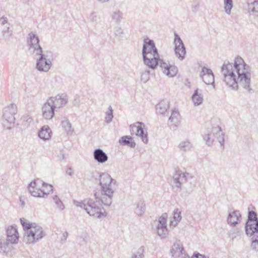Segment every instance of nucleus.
I'll use <instances>...</instances> for the list:
<instances>
[{"label":"nucleus","mask_w":258,"mask_h":258,"mask_svg":"<svg viewBox=\"0 0 258 258\" xmlns=\"http://www.w3.org/2000/svg\"><path fill=\"white\" fill-rule=\"evenodd\" d=\"M98 175L96 180L99 181L100 190L96 191L94 194L96 201L92 199L81 202L74 200L73 203L77 207L84 209L90 216L101 218L107 215L102 205L108 207L112 202L116 180L107 173L98 172Z\"/></svg>","instance_id":"obj_1"},{"label":"nucleus","mask_w":258,"mask_h":258,"mask_svg":"<svg viewBox=\"0 0 258 258\" xmlns=\"http://www.w3.org/2000/svg\"><path fill=\"white\" fill-rule=\"evenodd\" d=\"M223 80L232 89L237 90L238 83L249 93H253L250 88L251 73L249 67L240 56L235 57L234 62L225 61L221 67Z\"/></svg>","instance_id":"obj_2"},{"label":"nucleus","mask_w":258,"mask_h":258,"mask_svg":"<svg viewBox=\"0 0 258 258\" xmlns=\"http://www.w3.org/2000/svg\"><path fill=\"white\" fill-rule=\"evenodd\" d=\"M142 55L144 64L149 68L154 70L158 66L159 54L153 40L148 38L144 39Z\"/></svg>","instance_id":"obj_3"},{"label":"nucleus","mask_w":258,"mask_h":258,"mask_svg":"<svg viewBox=\"0 0 258 258\" xmlns=\"http://www.w3.org/2000/svg\"><path fill=\"white\" fill-rule=\"evenodd\" d=\"M45 235L43 228L39 225L33 223L31 228L26 230L24 240L27 243H34L41 239Z\"/></svg>","instance_id":"obj_4"},{"label":"nucleus","mask_w":258,"mask_h":258,"mask_svg":"<svg viewBox=\"0 0 258 258\" xmlns=\"http://www.w3.org/2000/svg\"><path fill=\"white\" fill-rule=\"evenodd\" d=\"M203 138L206 144L209 146L213 145L215 138H216L220 144L221 147H222V149L224 148V134L219 126L214 127L210 131H208L207 133L204 135Z\"/></svg>","instance_id":"obj_5"},{"label":"nucleus","mask_w":258,"mask_h":258,"mask_svg":"<svg viewBox=\"0 0 258 258\" xmlns=\"http://www.w3.org/2000/svg\"><path fill=\"white\" fill-rule=\"evenodd\" d=\"M17 113V106L11 104L5 107L3 110V124L7 130H11L15 121L14 115Z\"/></svg>","instance_id":"obj_6"},{"label":"nucleus","mask_w":258,"mask_h":258,"mask_svg":"<svg viewBox=\"0 0 258 258\" xmlns=\"http://www.w3.org/2000/svg\"><path fill=\"white\" fill-rule=\"evenodd\" d=\"M40 53L34 55L35 57H37L36 68L40 72H47L51 67V61L49 58H47L48 55L45 54L43 51Z\"/></svg>","instance_id":"obj_7"},{"label":"nucleus","mask_w":258,"mask_h":258,"mask_svg":"<svg viewBox=\"0 0 258 258\" xmlns=\"http://www.w3.org/2000/svg\"><path fill=\"white\" fill-rule=\"evenodd\" d=\"M27 43L29 45V50L32 52L33 55L40 54L43 51L42 48L39 44V39L38 36L31 32L28 34L27 37Z\"/></svg>","instance_id":"obj_8"},{"label":"nucleus","mask_w":258,"mask_h":258,"mask_svg":"<svg viewBox=\"0 0 258 258\" xmlns=\"http://www.w3.org/2000/svg\"><path fill=\"white\" fill-rule=\"evenodd\" d=\"M245 233L258 231V218L255 212L250 211L245 225Z\"/></svg>","instance_id":"obj_9"},{"label":"nucleus","mask_w":258,"mask_h":258,"mask_svg":"<svg viewBox=\"0 0 258 258\" xmlns=\"http://www.w3.org/2000/svg\"><path fill=\"white\" fill-rule=\"evenodd\" d=\"M132 134H135L142 139V141L145 144L148 143L147 132H145L144 128L145 125L142 122H137L130 126Z\"/></svg>","instance_id":"obj_10"},{"label":"nucleus","mask_w":258,"mask_h":258,"mask_svg":"<svg viewBox=\"0 0 258 258\" xmlns=\"http://www.w3.org/2000/svg\"><path fill=\"white\" fill-rule=\"evenodd\" d=\"M174 35L175 54L179 59L182 60L184 58L186 54L185 47L179 36L176 32H174Z\"/></svg>","instance_id":"obj_11"},{"label":"nucleus","mask_w":258,"mask_h":258,"mask_svg":"<svg viewBox=\"0 0 258 258\" xmlns=\"http://www.w3.org/2000/svg\"><path fill=\"white\" fill-rule=\"evenodd\" d=\"M167 214L163 213L159 218L158 224L156 227L157 234L161 238H165L168 234V229L167 227Z\"/></svg>","instance_id":"obj_12"},{"label":"nucleus","mask_w":258,"mask_h":258,"mask_svg":"<svg viewBox=\"0 0 258 258\" xmlns=\"http://www.w3.org/2000/svg\"><path fill=\"white\" fill-rule=\"evenodd\" d=\"M171 253L174 258H189L179 240L176 241L173 244Z\"/></svg>","instance_id":"obj_13"},{"label":"nucleus","mask_w":258,"mask_h":258,"mask_svg":"<svg viewBox=\"0 0 258 258\" xmlns=\"http://www.w3.org/2000/svg\"><path fill=\"white\" fill-rule=\"evenodd\" d=\"M158 65L163 69L164 74L169 77H173L177 73V68L175 66L169 64L160 58Z\"/></svg>","instance_id":"obj_14"},{"label":"nucleus","mask_w":258,"mask_h":258,"mask_svg":"<svg viewBox=\"0 0 258 258\" xmlns=\"http://www.w3.org/2000/svg\"><path fill=\"white\" fill-rule=\"evenodd\" d=\"M56 109L47 99L42 107V115L45 119H51L54 116Z\"/></svg>","instance_id":"obj_15"},{"label":"nucleus","mask_w":258,"mask_h":258,"mask_svg":"<svg viewBox=\"0 0 258 258\" xmlns=\"http://www.w3.org/2000/svg\"><path fill=\"white\" fill-rule=\"evenodd\" d=\"M48 100L51 102V104L56 109L65 105L68 101L67 95L64 94L57 95L54 97H50Z\"/></svg>","instance_id":"obj_16"},{"label":"nucleus","mask_w":258,"mask_h":258,"mask_svg":"<svg viewBox=\"0 0 258 258\" xmlns=\"http://www.w3.org/2000/svg\"><path fill=\"white\" fill-rule=\"evenodd\" d=\"M200 76L205 84L214 85V75L211 69L205 67H203Z\"/></svg>","instance_id":"obj_17"},{"label":"nucleus","mask_w":258,"mask_h":258,"mask_svg":"<svg viewBox=\"0 0 258 258\" xmlns=\"http://www.w3.org/2000/svg\"><path fill=\"white\" fill-rule=\"evenodd\" d=\"M39 181V179H37L31 182L29 184V191L31 195L34 197L44 198V193L42 192V189L38 188L40 186Z\"/></svg>","instance_id":"obj_18"},{"label":"nucleus","mask_w":258,"mask_h":258,"mask_svg":"<svg viewBox=\"0 0 258 258\" xmlns=\"http://www.w3.org/2000/svg\"><path fill=\"white\" fill-rule=\"evenodd\" d=\"M7 242L9 244H16L18 241L19 234L17 229L16 227L11 226L8 227L7 229Z\"/></svg>","instance_id":"obj_19"},{"label":"nucleus","mask_w":258,"mask_h":258,"mask_svg":"<svg viewBox=\"0 0 258 258\" xmlns=\"http://www.w3.org/2000/svg\"><path fill=\"white\" fill-rule=\"evenodd\" d=\"M188 173L176 171L173 177V186L180 188L181 185L186 181V176Z\"/></svg>","instance_id":"obj_20"},{"label":"nucleus","mask_w":258,"mask_h":258,"mask_svg":"<svg viewBox=\"0 0 258 258\" xmlns=\"http://www.w3.org/2000/svg\"><path fill=\"white\" fill-rule=\"evenodd\" d=\"M241 220V215L238 210H235L230 212L228 215L227 222V223L233 226L238 224Z\"/></svg>","instance_id":"obj_21"},{"label":"nucleus","mask_w":258,"mask_h":258,"mask_svg":"<svg viewBox=\"0 0 258 258\" xmlns=\"http://www.w3.org/2000/svg\"><path fill=\"white\" fill-rule=\"evenodd\" d=\"M93 156L95 161L99 163H104L108 160L107 154L101 149H96L93 152Z\"/></svg>","instance_id":"obj_22"},{"label":"nucleus","mask_w":258,"mask_h":258,"mask_svg":"<svg viewBox=\"0 0 258 258\" xmlns=\"http://www.w3.org/2000/svg\"><path fill=\"white\" fill-rule=\"evenodd\" d=\"M180 121V114L176 109L172 110L171 114L169 118L168 123L170 125H173V128L175 130L179 124Z\"/></svg>","instance_id":"obj_23"},{"label":"nucleus","mask_w":258,"mask_h":258,"mask_svg":"<svg viewBox=\"0 0 258 258\" xmlns=\"http://www.w3.org/2000/svg\"><path fill=\"white\" fill-rule=\"evenodd\" d=\"M169 107V101L167 100H163L156 105V112L157 113L165 115Z\"/></svg>","instance_id":"obj_24"},{"label":"nucleus","mask_w":258,"mask_h":258,"mask_svg":"<svg viewBox=\"0 0 258 258\" xmlns=\"http://www.w3.org/2000/svg\"><path fill=\"white\" fill-rule=\"evenodd\" d=\"M51 131L48 126L44 125L42 126L38 132L39 137L44 140H48L51 137Z\"/></svg>","instance_id":"obj_25"},{"label":"nucleus","mask_w":258,"mask_h":258,"mask_svg":"<svg viewBox=\"0 0 258 258\" xmlns=\"http://www.w3.org/2000/svg\"><path fill=\"white\" fill-rule=\"evenodd\" d=\"M173 216L170 218V227H175L181 219V211L175 209L173 212Z\"/></svg>","instance_id":"obj_26"},{"label":"nucleus","mask_w":258,"mask_h":258,"mask_svg":"<svg viewBox=\"0 0 258 258\" xmlns=\"http://www.w3.org/2000/svg\"><path fill=\"white\" fill-rule=\"evenodd\" d=\"M246 234L251 237V247L252 249L255 251H258V231H253L251 233L247 232Z\"/></svg>","instance_id":"obj_27"},{"label":"nucleus","mask_w":258,"mask_h":258,"mask_svg":"<svg viewBox=\"0 0 258 258\" xmlns=\"http://www.w3.org/2000/svg\"><path fill=\"white\" fill-rule=\"evenodd\" d=\"M119 143L120 144L127 145L132 148H134L136 146V143L134 141L132 137L129 136H124L121 137L119 140Z\"/></svg>","instance_id":"obj_28"},{"label":"nucleus","mask_w":258,"mask_h":258,"mask_svg":"<svg viewBox=\"0 0 258 258\" xmlns=\"http://www.w3.org/2000/svg\"><path fill=\"white\" fill-rule=\"evenodd\" d=\"M39 185H42L43 189L42 192L44 193V198L46 197L50 192L53 190V186L52 185L44 182L42 180L39 179L38 181Z\"/></svg>","instance_id":"obj_29"},{"label":"nucleus","mask_w":258,"mask_h":258,"mask_svg":"<svg viewBox=\"0 0 258 258\" xmlns=\"http://www.w3.org/2000/svg\"><path fill=\"white\" fill-rule=\"evenodd\" d=\"M191 99L195 105H199L203 102V97L201 93H199V89L196 90L192 95Z\"/></svg>","instance_id":"obj_30"},{"label":"nucleus","mask_w":258,"mask_h":258,"mask_svg":"<svg viewBox=\"0 0 258 258\" xmlns=\"http://www.w3.org/2000/svg\"><path fill=\"white\" fill-rule=\"evenodd\" d=\"M247 6L248 12L258 17V2L249 3Z\"/></svg>","instance_id":"obj_31"},{"label":"nucleus","mask_w":258,"mask_h":258,"mask_svg":"<svg viewBox=\"0 0 258 258\" xmlns=\"http://www.w3.org/2000/svg\"><path fill=\"white\" fill-rule=\"evenodd\" d=\"M178 148L180 151L186 152L189 151L192 148V145L188 140H184L181 141L179 145Z\"/></svg>","instance_id":"obj_32"},{"label":"nucleus","mask_w":258,"mask_h":258,"mask_svg":"<svg viewBox=\"0 0 258 258\" xmlns=\"http://www.w3.org/2000/svg\"><path fill=\"white\" fill-rule=\"evenodd\" d=\"M146 207L144 202L142 200H140L137 204L135 213L138 216H141L144 213Z\"/></svg>","instance_id":"obj_33"},{"label":"nucleus","mask_w":258,"mask_h":258,"mask_svg":"<svg viewBox=\"0 0 258 258\" xmlns=\"http://www.w3.org/2000/svg\"><path fill=\"white\" fill-rule=\"evenodd\" d=\"M61 125L62 128L68 134L72 133L73 130L72 128L71 124L67 118H64L61 121Z\"/></svg>","instance_id":"obj_34"},{"label":"nucleus","mask_w":258,"mask_h":258,"mask_svg":"<svg viewBox=\"0 0 258 258\" xmlns=\"http://www.w3.org/2000/svg\"><path fill=\"white\" fill-rule=\"evenodd\" d=\"M2 33L3 37L6 41L9 40L10 37L13 35V31L10 29L9 27L5 28Z\"/></svg>","instance_id":"obj_35"},{"label":"nucleus","mask_w":258,"mask_h":258,"mask_svg":"<svg viewBox=\"0 0 258 258\" xmlns=\"http://www.w3.org/2000/svg\"><path fill=\"white\" fill-rule=\"evenodd\" d=\"M224 9L227 14H230L233 7L232 0H224Z\"/></svg>","instance_id":"obj_36"},{"label":"nucleus","mask_w":258,"mask_h":258,"mask_svg":"<svg viewBox=\"0 0 258 258\" xmlns=\"http://www.w3.org/2000/svg\"><path fill=\"white\" fill-rule=\"evenodd\" d=\"M53 202L55 203L57 207L60 210H63L65 208L64 205L60 200V199L57 197V196L55 195L52 198Z\"/></svg>","instance_id":"obj_37"},{"label":"nucleus","mask_w":258,"mask_h":258,"mask_svg":"<svg viewBox=\"0 0 258 258\" xmlns=\"http://www.w3.org/2000/svg\"><path fill=\"white\" fill-rule=\"evenodd\" d=\"M113 117V109L111 106L108 107V111L106 113V116L105 118V122L107 123H110Z\"/></svg>","instance_id":"obj_38"},{"label":"nucleus","mask_w":258,"mask_h":258,"mask_svg":"<svg viewBox=\"0 0 258 258\" xmlns=\"http://www.w3.org/2000/svg\"><path fill=\"white\" fill-rule=\"evenodd\" d=\"M229 236L232 239L240 237V230L237 228H233L229 232Z\"/></svg>","instance_id":"obj_39"},{"label":"nucleus","mask_w":258,"mask_h":258,"mask_svg":"<svg viewBox=\"0 0 258 258\" xmlns=\"http://www.w3.org/2000/svg\"><path fill=\"white\" fill-rule=\"evenodd\" d=\"M20 222L24 230H25V233H26V230L31 228V227L33 225V223H31L28 222V221L24 218L20 219Z\"/></svg>","instance_id":"obj_40"},{"label":"nucleus","mask_w":258,"mask_h":258,"mask_svg":"<svg viewBox=\"0 0 258 258\" xmlns=\"http://www.w3.org/2000/svg\"><path fill=\"white\" fill-rule=\"evenodd\" d=\"M22 123L25 127H28L32 122V118L29 115H25L22 117Z\"/></svg>","instance_id":"obj_41"},{"label":"nucleus","mask_w":258,"mask_h":258,"mask_svg":"<svg viewBox=\"0 0 258 258\" xmlns=\"http://www.w3.org/2000/svg\"><path fill=\"white\" fill-rule=\"evenodd\" d=\"M144 249L143 247L142 246L138 249L136 253L133 255L132 258H144Z\"/></svg>","instance_id":"obj_42"},{"label":"nucleus","mask_w":258,"mask_h":258,"mask_svg":"<svg viewBox=\"0 0 258 258\" xmlns=\"http://www.w3.org/2000/svg\"><path fill=\"white\" fill-rule=\"evenodd\" d=\"M112 17L116 23H119L122 18V13L119 11L115 12L113 13Z\"/></svg>","instance_id":"obj_43"},{"label":"nucleus","mask_w":258,"mask_h":258,"mask_svg":"<svg viewBox=\"0 0 258 258\" xmlns=\"http://www.w3.org/2000/svg\"><path fill=\"white\" fill-rule=\"evenodd\" d=\"M9 247V243L4 240H0V252H6L7 248Z\"/></svg>","instance_id":"obj_44"},{"label":"nucleus","mask_w":258,"mask_h":258,"mask_svg":"<svg viewBox=\"0 0 258 258\" xmlns=\"http://www.w3.org/2000/svg\"><path fill=\"white\" fill-rule=\"evenodd\" d=\"M149 75L150 71L149 70L145 71V72L143 73L141 75V81L144 83L147 82V81L149 79Z\"/></svg>","instance_id":"obj_45"},{"label":"nucleus","mask_w":258,"mask_h":258,"mask_svg":"<svg viewBox=\"0 0 258 258\" xmlns=\"http://www.w3.org/2000/svg\"><path fill=\"white\" fill-rule=\"evenodd\" d=\"M115 35L118 36H122L123 34V30L120 27H116L114 30Z\"/></svg>","instance_id":"obj_46"},{"label":"nucleus","mask_w":258,"mask_h":258,"mask_svg":"<svg viewBox=\"0 0 258 258\" xmlns=\"http://www.w3.org/2000/svg\"><path fill=\"white\" fill-rule=\"evenodd\" d=\"M89 19L92 22H96L97 20V16L95 12H92L90 14Z\"/></svg>","instance_id":"obj_47"},{"label":"nucleus","mask_w":258,"mask_h":258,"mask_svg":"<svg viewBox=\"0 0 258 258\" xmlns=\"http://www.w3.org/2000/svg\"><path fill=\"white\" fill-rule=\"evenodd\" d=\"M68 236V233L67 231L64 232L62 234V237L61 239V243L62 244L64 243L66 241L67 237Z\"/></svg>","instance_id":"obj_48"},{"label":"nucleus","mask_w":258,"mask_h":258,"mask_svg":"<svg viewBox=\"0 0 258 258\" xmlns=\"http://www.w3.org/2000/svg\"><path fill=\"white\" fill-rule=\"evenodd\" d=\"M200 8V4H197L195 6H192L191 10L194 13H196Z\"/></svg>","instance_id":"obj_49"},{"label":"nucleus","mask_w":258,"mask_h":258,"mask_svg":"<svg viewBox=\"0 0 258 258\" xmlns=\"http://www.w3.org/2000/svg\"><path fill=\"white\" fill-rule=\"evenodd\" d=\"M8 20L6 17H3L0 19V22L2 25H4L7 23Z\"/></svg>","instance_id":"obj_50"},{"label":"nucleus","mask_w":258,"mask_h":258,"mask_svg":"<svg viewBox=\"0 0 258 258\" xmlns=\"http://www.w3.org/2000/svg\"><path fill=\"white\" fill-rule=\"evenodd\" d=\"M72 168L71 167H67V173L70 176H72L73 174V172H72Z\"/></svg>","instance_id":"obj_51"},{"label":"nucleus","mask_w":258,"mask_h":258,"mask_svg":"<svg viewBox=\"0 0 258 258\" xmlns=\"http://www.w3.org/2000/svg\"><path fill=\"white\" fill-rule=\"evenodd\" d=\"M258 2V0H247V6L248 5L249 3H252V2Z\"/></svg>","instance_id":"obj_52"},{"label":"nucleus","mask_w":258,"mask_h":258,"mask_svg":"<svg viewBox=\"0 0 258 258\" xmlns=\"http://www.w3.org/2000/svg\"><path fill=\"white\" fill-rule=\"evenodd\" d=\"M20 201L21 203V206L22 207H24V205H25V202H24V201H22V200H21V198H20Z\"/></svg>","instance_id":"obj_53"},{"label":"nucleus","mask_w":258,"mask_h":258,"mask_svg":"<svg viewBox=\"0 0 258 258\" xmlns=\"http://www.w3.org/2000/svg\"><path fill=\"white\" fill-rule=\"evenodd\" d=\"M97 1L101 3H104L108 2L109 0H97Z\"/></svg>","instance_id":"obj_54"},{"label":"nucleus","mask_w":258,"mask_h":258,"mask_svg":"<svg viewBox=\"0 0 258 258\" xmlns=\"http://www.w3.org/2000/svg\"><path fill=\"white\" fill-rule=\"evenodd\" d=\"M24 1H27V2H28L29 0H24Z\"/></svg>","instance_id":"obj_55"}]
</instances>
